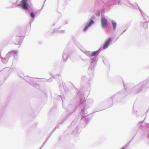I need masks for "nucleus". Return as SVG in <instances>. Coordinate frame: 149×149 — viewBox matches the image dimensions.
I'll list each match as a JSON object with an SVG mask.
<instances>
[{
	"instance_id": "1",
	"label": "nucleus",
	"mask_w": 149,
	"mask_h": 149,
	"mask_svg": "<svg viewBox=\"0 0 149 149\" xmlns=\"http://www.w3.org/2000/svg\"><path fill=\"white\" fill-rule=\"evenodd\" d=\"M102 26L104 29H106L107 26V21L105 18L102 17L101 19Z\"/></svg>"
},
{
	"instance_id": "7",
	"label": "nucleus",
	"mask_w": 149,
	"mask_h": 149,
	"mask_svg": "<svg viewBox=\"0 0 149 149\" xmlns=\"http://www.w3.org/2000/svg\"><path fill=\"white\" fill-rule=\"evenodd\" d=\"M31 16L32 17L34 18V14L33 13H31Z\"/></svg>"
},
{
	"instance_id": "4",
	"label": "nucleus",
	"mask_w": 149,
	"mask_h": 149,
	"mask_svg": "<svg viewBox=\"0 0 149 149\" xmlns=\"http://www.w3.org/2000/svg\"><path fill=\"white\" fill-rule=\"evenodd\" d=\"M111 39L110 38L107 41L103 46V49H105L108 47L111 41Z\"/></svg>"
},
{
	"instance_id": "5",
	"label": "nucleus",
	"mask_w": 149,
	"mask_h": 149,
	"mask_svg": "<svg viewBox=\"0 0 149 149\" xmlns=\"http://www.w3.org/2000/svg\"><path fill=\"white\" fill-rule=\"evenodd\" d=\"M98 51H97L92 52L91 54V56H93L95 55L96 54L97 55L98 54Z\"/></svg>"
},
{
	"instance_id": "3",
	"label": "nucleus",
	"mask_w": 149,
	"mask_h": 149,
	"mask_svg": "<svg viewBox=\"0 0 149 149\" xmlns=\"http://www.w3.org/2000/svg\"><path fill=\"white\" fill-rule=\"evenodd\" d=\"M94 23V22L93 20H91L88 24H87L84 29L83 31L84 32L87 31L88 29Z\"/></svg>"
},
{
	"instance_id": "2",
	"label": "nucleus",
	"mask_w": 149,
	"mask_h": 149,
	"mask_svg": "<svg viewBox=\"0 0 149 149\" xmlns=\"http://www.w3.org/2000/svg\"><path fill=\"white\" fill-rule=\"evenodd\" d=\"M28 0H22L21 1V4L22 5V7L23 9L28 10L29 6L27 2Z\"/></svg>"
},
{
	"instance_id": "6",
	"label": "nucleus",
	"mask_w": 149,
	"mask_h": 149,
	"mask_svg": "<svg viewBox=\"0 0 149 149\" xmlns=\"http://www.w3.org/2000/svg\"><path fill=\"white\" fill-rule=\"evenodd\" d=\"M112 25L113 29L115 30L116 29V23L114 22H112Z\"/></svg>"
}]
</instances>
